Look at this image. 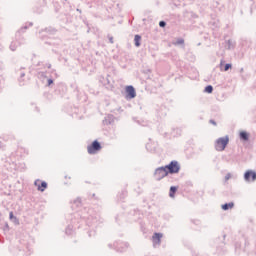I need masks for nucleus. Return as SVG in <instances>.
<instances>
[{
	"label": "nucleus",
	"mask_w": 256,
	"mask_h": 256,
	"mask_svg": "<svg viewBox=\"0 0 256 256\" xmlns=\"http://www.w3.org/2000/svg\"><path fill=\"white\" fill-rule=\"evenodd\" d=\"M229 69H233V64L231 63H225V60L220 61V71L227 72Z\"/></svg>",
	"instance_id": "393cba45"
},
{
	"label": "nucleus",
	"mask_w": 256,
	"mask_h": 256,
	"mask_svg": "<svg viewBox=\"0 0 256 256\" xmlns=\"http://www.w3.org/2000/svg\"><path fill=\"white\" fill-rule=\"evenodd\" d=\"M109 77L111 76H107L100 78V83H102V85L106 88V89H112L113 88V84H111V80H109Z\"/></svg>",
	"instance_id": "4be33fe9"
},
{
	"label": "nucleus",
	"mask_w": 256,
	"mask_h": 256,
	"mask_svg": "<svg viewBox=\"0 0 256 256\" xmlns=\"http://www.w3.org/2000/svg\"><path fill=\"white\" fill-rule=\"evenodd\" d=\"M146 149H147V151H155V149L151 148V144L150 143L146 144Z\"/></svg>",
	"instance_id": "4d7b16f0"
},
{
	"label": "nucleus",
	"mask_w": 256,
	"mask_h": 256,
	"mask_svg": "<svg viewBox=\"0 0 256 256\" xmlns=\"http://www.w3.org/2000/svg\"><path fill=\"white\" fill-rule=\"evenodd\" d=\"M21 45H22V44H20L18 41L13 40V41L10 43L9 49H10V51H17V48H18V47H21Z\"/></svg>",
	"instance_id": "473e14b6"
},
{
	"label": "nucleus",
	"mask_w": 256,
	"mask_h": 256,
	"mask_svg": "<svg viewBox=\"0 0 256 256\" xmlns=\"http://www.w3.org/2000/svg\"><path fill=\"white\" fill-rule=\"evenodd\" d=\"M200 5H208L209 0H198Z\"/></svg>",
	"instance_id": "5fc2aeb1"
},
{
	"label": "nucleus",
	"mask_w": 256,
	"mask_h": 256,
	"mask_svg": "<svg viewBox=\"0 0 256 256\" xmlns=\"http://www.w3.org/2000/svg\"><path fill=\"white\" fill-rule=\"evenodd\" d=\"M3 69H5V66L3 65V62L0 61V93L5 87V77H3Z\"/></svg>",
	"instance_id": "aec40b11"
},
{
	"label": "nucleus",
	"mask_w": 256,
	"mask_h": 256,
	"mask_svg": "<svg viewBox=\"0 0 256 256\" xmlns=\"http://www.w3.org/2000/svg\"><path fill=\"white\" fill-rule=\"evenodd\" d=\"M54 94L57 97H65L67 95V84L64 82H58L54 85Z\"/></svg>",
	"instance_id": "9b49d317"
},
{
	"label": "nucleus",
	"mask_w": 256,
	"mask_h": 256,
	"mask_svg": "<svg viewBox=\"0 0 256 256\" xmlns=\"http://www.w3.org/2000/svg\"><path fill=\"white\" fill-rule=\"evenodd\" d=\"M103 149V146L101 145V142L99 140H93L91 144L87 146V151L89 155H97L99 151Z\"/></svg>",
	"instance_id": "f8f14e48"
},
{
	"label": "nucleus",
	"mask_w": 256,
	"mask_h": 256,
	"mask_svg": "<svg viewBox=\"0 0 256 256\" xmlns=\"http://www.w3.org/2000/svg\"><path fill=\"white\" fill-rule=\"evenodd\" d=\"M125 197H127V190H122L120 193V199H125Z\"/></svg>",
	"instance_id": "09e8293b"
},
{
	"label": "nucleus",
	"mask_w": 256,
	"mask_h": 256,
	"mask_svg": "<svg viewBox=\"0 0 256 256\" xmlns=\"http://www.w3.org/2000/svg\"><path fill=\"white\" fill-rule=\"evenodd\" d=\"M242 251H243V253H246L247 255L255 256L254 250L253 251L249 250V240L247 239V237L245 235H242V237H240L239 241H236L234 244V253L236 256L241 255Z\"/></svg>",
	"instance_id": "7ed1b4c3"
},
{
	"label": "nucleus",
	"mask_w": 256,
	"mask_h": 256,
	"mask_svg": "<svg viewBox=\"0 0 256 256\" xmlns=\"http://www.w3.org/2000/svg\"><path fill=\"white\" fill-rule=\"evenodd\" d=\"M115 243H113V244H108V247H109V249H115Z\"/></svg>",
	"instance_id": "69168bd1"
},
{
	"label": "nucleus",
	"mask_w": 256,
	"mask_h": 256,
	"mask_svg": "<svg viewBox=\"0 0 256 256\" xmlns=\"http://www.w3.org/2000/svg\"><path fill=\"white\" fill-rule=\"evenodd\" d=\"M204 93H208L209 95H211V93H213V85L209 84L205 86Z\"/></svg>",
	"instance_id": "79ce46f5"
},
{
	"label": "nucleus",
	"mask_w": 256,
	"mask_h": 256,
	"mask_svg": "<svg viewBox=\"0 0 256 256\" xmlns=\"http://www.w3.org/2000/svg\"><path fill=\"white\" fill-rule=\"evenodd\" d=\"M159 27H160L161 29H165V28L167 27V22H166L165 20H161V21L159 22Z\"/></svg>",
	"instance_id": "de8ad7c7"
},
{
	"label": "nucleus",
	"mask_w": 256,
	"mask_h": 256,
	"mask_svg": "<svg viewBox=\"0 0 256 256\" xmlns=\"http://www.w3.org/2000/svg\"><path fill=\"white\" fill-rule=\"evenodd\" d=\"M227 235L223 234L220 237H217L215 239V245H216V255L224 256L227 255V247H225V239Z\"/></svg>",
	"instance_id": "20e7f679"
},
{
	"label": "nucleus",
	"mask_w": 256,
	"mask_h": 256,
	"mask_svg": "<svg viewBox=\"0 0 256 256\" xmlns=\"http://www.w3.org/2000/svg\"><path fill=\"white\" fill-rule=\"evenodd\" d=\"M19 151H23L24 153H26V155H29V151H27L25 148H19Z\"/></svg>",
	"instance_id": "0e129e2a"
},
{
	"label": "nucleus",
	"mask_w": 256,
	"mask_h": 256,
	"mask_svg": "<svg viewBox=\"0 0 256 256\" xmlns=\"http://www.w3.org/2000/svg\"><path fill=\"white\" fill-rule=\"evenodd\" d=\"M34 186L37 187V191L44 193V191L49 187V184L45 180L36 179L34 181Z\"/></svg>",
	"instance_id": "f3484780"
},
{
	"label": "nucleus",
	"mask_w": 256,
	"mask_h": 256,
	"mask_svg": "<svg viewBox=\"0 0 256 256\" xmlns=\"http://www.w3.org/2000/svg\"><path fill=\"white\" fill-rule=\"evenodd\" d=\"M250 137H251V134L246 130H242L239 132V139L243 143H248Z\"/></svg>",
	"instance_id": "412c9836"
},
{
	"label": "nucleus",
	"mask_w": 256,
	"mask_h": 256,
	"mask_svg": "<svg viewBox=\"0 0 256 256\" xmlns=\"http://www.w3.org/2000/svg\"><path fill=\"white\" fill-rule=\"evenodd\" d=\"M58 21L61 27H65V25L73 23V16L69 13H63L58 16Z\"/></svg>",
	"instance_id": "ddd939ff"
},
{
	"label": "nucleus",
	"mask_w": 256,
	"mask_h": 256,
	"mask_svg": "<svg viewBox=\"0 0 256 256\" xmlns=\"http://www.w3.org/2000/svg\"><path fill=\"white\" fill-rule=\"evenodd\" d=\"M231 177H233V175H232L230 172L227 173V174L225 175V177H224V181H225V182L229 181V179H231Z\"/></svg>",
	"instance_id": "3c124183"
},
{
	"label": "nucleus",
	"mask_w": 256,
	"mask_h": 256,
	"mask_svg": "<svg viewBox=\"0 0 256 256\" xmlns=\"http://www.w3.org/2000/svg\"><path fill=\"white\" fill-rule=\"evenodd\" d=\"M5 147H6L5 143L0 142V149H1V151H5Z\"/></svg>",
	"instance_id": "bf43d9fd"
},
{
	"label": "nucleus",
	"mask_w": 256,
	"mask_h": 256,
	"mask_svg": "<svg viewBox=\"0 0 256 256\" xmlns=\"http://www.w3.org/2000/svg\"><path fill=\"white\" fill-rule=\"evenodd\" d=\"M19 245L16 249H14V254L19 256H29L33 253V248H31L35 244V238L29 234H23L19 238Z\"/></svg>",
	"instance_id": "f03ea898"
},
{
	"label": "nucleus",
	"mask_w": 256,
	"mask_h": 256,
	"mask_svg": "<svg viewBox=\"0 0 256 256\" xmlns=\"http://www.w3.org/2000/svg\"><path fill=\"white\" fill-rule=\"evenodd\" d=\"M153 175L156 181H161L162 179H165V177H169V172L167 171V168L164 165L156 168Z\"/></svg>",
	"instance_id": "1a4fd4ad"
},
{
	"label": "nucleus",
	"mask_w": 256,
	"mask_h": 256,
	"mask_svg": "<svg viewBox=\"0 0 256 256\" xmlns=\"http://www.w3.org/2000/svg\"><path fill=\"white\" fill-rule=\"evenodd\" d=\"M40 39L44 42L45 45L54 47V49H57L61 46V40L59 38L51 37L47 34H42Z\"/></svg>",
	"instance_id": "39448f33"
},
{
	"label": "nucleus",
	"mask_w": 256,
	"mask_h": 256,
	"mask_svg": "<svg viewBox=\"0 0 256 256\" xmlns=\"http://www.w3.org/2000/svg\"><path fill=\"white\" fill-rule=\"evenodd\" d=\"M235 207V202H226L221 205L222 211H229Z\"/></svg>",
	"instance_id": "cd10ccee"
},
{
	"label": "nucleus",
	"mask_w": 256,
	"mask_h": 256,
	"mask_svg": "<svg viewBox=\"0 0 256 256\" xmlns=\"http://www.w3.org/2000/svg\"><path fill=\"white\" fill-rule=\"evenodd\" d=\"M161 239H163V233L155 232L152 236L153 247L161 245Z\"/></svg>",
	"instance_id": "a211bd4d"
},
{
	"label": "nucleus",
	"mask_w": 256,
	"mask_h": 256,
	"mask_svg": "<svg viewBox=\"0 0 256 256\" xmlns=\"http://www.w3.org/2000/svg\"><path fill=\"white\" fill-rule=\"evenodd\" d=\"M162 217L165 221H171V219H173V215H171L170 213H165Z\"/></svg>",
	"instance_id": "49530a36"
},
{
	"label": "nucleus",
	"mask_w": 256,
	"mask_h": 256,
	"mask_svg": "<svg viewBox=\"0 0 256 256\" xmlns=\"http://www.w3.org/2000/svg\"><path fill=\"white\" fill-rule=\"evenodd\" d=\"M141 39H142V37L139 34H136L134 36V45H135V47H141Z\"/></svg>",
	"instance_id": "f704fd0d"
},
{
	"label": "nucleus",
	"mask_w": 256,
	"mask_h": 256,
	"mask_svg": "<svg viewBox=\"0 0 256 256\" xmlns=\"http://www.w3.org/2000/svg\"><path fill=\"white\" fill-rule=\"evenodd\" d=\"M107 37H108L109 43L113 44L114 43L113 36L108 34Z\"/></svg>",
	"instance_id": "052dcab7"
},
{
	"label": "nucleus",
	"mask_w": 256,
	"mask_h": 256,
	"mask_svg": "<svg viewBox=\"0 0 256 256\" xmlns=\"http://www.w3.org/2000/svg\"><path fill=\"white\" fill-rule=\"evenodd\" d=\"M179 191V186H171L169 189V197L170 199H175V195Z\"/></svg>",
	"instance_id": "c756f323"
},
{
	"label": "nucleus",
	"mask_w": 256,
	"mask_h": 256,
	"mask_svg": "<svg viewBox=\"0 0 256 256\" xmlns=\"http://www.w3.org/2000/svg\"><path fill=\"white\" fill-rule=\"evenodd\" d=\"M219 5V1H214L213 2V7H217Z\"/></svg>",
	"instance_id": "338daca9"
},
{
	"label": "nucleus",
	"mask_w": 256,
	"mask_h": 256,
	"mask_svg": "<svg viewBox=\"0 0 256 256\" xmlns=\"http://www.w3.org/2000/svg\"><path fill=\"white\" fill-rule=\"evenodd\" d=\"M37 77H38V79H40V81H45V79L49 78V77H47V71L38 72Z\"/></svg>",
	"instance_id": "72a5a7b5"
},
{
	"label": "nucleus",
	"mask_w": 256,
	"mask_h": 256,
	"mask_svg": "<svg viewBox=\"0 0 256 256\" xmlns=\"http://www.w3.org/2000/svg\"><path fill=\"white\" fill-rule=\"evenodd\" d=\"M9 219L11 223H14V225H19V218L15 216V213H13V211L9 212Z\"/></svg>",
	"instance_id": "2f4dec72"
},
{
	"label": "nucleus",
	"mask_w": 256,
	"mask_h": 256,
	"mask_svg": "<svg viewBox=\"0 0 256 256\" xmlns=\"http://www.w3.org/2000/svg\"><path fill=\"white\" fill-rule=\"evenodd\" d=\"M15 41H17L20 45H25V36L20 34V32H16Z\"/></svg>",
	"instance_id": "c85d7f7f"
},
{
	"label": "nucleus",
	"mask_w": 256,
	"mask_h": 256,
	"mask_svg": "<svg viewBox=\"0 0 256 256\" xmlns=\"http://www.w3.org/2000/svg\"><path fill=\"white\" fill-rule=\"evenodd\" d=\"M137 97V90L135 89V86L133 85H127L124 88V99L126 101H131Z\"/></svg>",
	"instance_id": "9d476101"
},
{
	"label": "nucleus",
	"mask_w": 256,
	"mask_h": 256,
	"mask_svg": "<svg viewBox=\"0 0 256 256\" xmlns=\"http://www.w3.org/2000/svg\"><path fill=\"white\" fill-rule=\"evenodd\" d=\"M185 187H193V182L191 181H186L184 184Z\"/></svg>",
	"instance_id": "864d4df0"
},
{
	"label": "nucleus",
	"mask_w": 256,
	"mask_h": 256,
	"mask_svg": "<svg viewBox=\"0 0 256 256\" xmlns=\"http://www.w3.org/2000/svg\"><path fill=\"white\" fill-rule=\"evenodd\" d=\"M72 203H73V205H75L76 207H81V205H82V200H81V197H77L76 199H74L73 201H72Z\"/></svg>",
	"instance_id": "a19ab883"
},
{
	"label": "nucleus",
	"mask_w": 256,
	"mask_h": 256,
	"mask_svg": "<svg viewBox=\"0 0 256 256\" xmlns=\"http://www.w3.org/2000/svg\"><path fill=\"white\" fill-rule=\"evenodd\" d=\"M121 55H123V50H117V52L112 56V59H114V61H120Z\"/></svg>",
	"instance_id": "c9c22d12"
},
{
	"label": "nucleus",
	"mask_w": 256,
	"mask_h": 256,
	"mask_svg": "<svg viewBox=\"0 0 256 256\" xmlns=\"http://www.w3.org/2000/svg\"><path fill=\"white\" fill-rule=\"evenodd\" d=\"M243 179L246 183H255L256 181V171L248 169L243 174Z\"/></svg>",
	"instance_id": "4468645a"
},
{
	"label": "nucleus",
	"mask_w": 256,
	"mask_h": 256,
	"mask_svg": "<svg viewBox=\"0 0 256 256\" xmlns=\"http://www.w3.org/2000/svg\"><path fill=\"white\" fill-rule=\"evenodd\" d=\"M86 87L91 95H99V90H97L89 85H86Z\"/></svg>",
	"instance_id": "4c0bfd02"
},
{
	"label": "nucleus",
	"mask_w": 256,
	"mask_h": 256,
	"mask_svg": "<svg viewBox=\"0 0 256 256\" xmlns=\"http://www.w3.org/2000/svg\"><path fill=\"white\" fill-rule=\"evenodd\" d=\"M70 87L71 89H73V93L76 96V99L79 103L87 102V94L84 91H80L79 86H77V84H71Z\"/></svg>",
	"instance_id": "0eeeda50"
},
{
	"label": "nucleus",
	"mask_w": 256,
	"mask_h": 256,
	"mask_svg": "<svg viewBox=\"0 0 256 256\" xmlns=\"http://www.w3.org/2000/svg\"><path fill=\"white\" fill-rule=\"evenodd\" d=\"M130 215H139V209L131 210Z\"/></svg>",
	"instance_id": "603ef678"
},
{
	"label": "nucleus",
	"mask_w": 256,
	"mask_h": 256,
	"mask_svg": "<svg viewBox=\"0 0 256 256\" xmlns=\"http://www.w3.org/2000/svg\"><path fill=\"white\" fill-rule=\"evenodd\" d=\"M239 43L242 51H245L247 53V51L251 50V46L253 45V40H251V38L242 37L240 38Z\"/></svg>",
	"instance_id": "2eb2a0df"
},
{
	"label": "nucleus",
	"mask_w": 256,
	"mask_h": 256,
	"mask_svg": "<svg viewBox=\"0 0 256 256\" xmlns=\"http://www.w3.org/2000/svg\"><path fill=\"white\" fill-rule=\"evenodd\" d=\"M50 73H51L52 75H54L56 79L59 77V74H57V70L54 69V68H52V69L50 70Z\"/></svg>",
	"instance_id": "8fccbe9b"
},
{
	"label": "nucleus",
	"mask_w": 256,
	"mask_h": 256,
	"mask_svg": "<svg viewBox=\"0 0 256 256\" xmlns=\"http://www.w3.org/2000/svg\"><path fill=\"white\" fill-rule=\"evenodd\" d=\"M67 221H70V224L65 229V235H73L75 233L73 227L85 221L86 225L92 229L88 231V237H95V229L101 227L104 220L97 212H92L89 216H81V212H74L67 216Z\"/></svg>",
	"instance_id": "f257e3e1"
},
{
	"label": "nucleus",
	"mask_w": 256,
	"mask_h": 256,
	"mask_svg": "<svg viewBox=\"0 0 256 256\" xmlns=\"http://www.w3.org/2000/svg\"><path fill=\"white\" fill-rule=\"evenodd\" d=\"M123 219H125V216H123V214L117 215L115 217V221H116V223H118V225H121V221H123Z\"/></svg>",
	"instance_id": "a18cd8bd"
},
{
	"label": "nucleus",
	"mask_w": 256,
	"mask_h": 256,
	"mask_svg": "<svg viewBox=\"0 0 256 256\" xmlns=\"http://www.w3.org/2000/svg\"><path fill=\"white\" fill-rule=\"evenodd\" d=\"M226 45H228L227 49L229 50L235 49V44H233V41H231V39L226 40Z\"/></svg>",
	"instance_id": "c03bdc74"
},
{
	"label": "nucleus",
	"mask_w": 256,
	"mask_h": 256,
	"mask_svg": "<svg viewBox=\"0 0 256 256\" xmlns=\"http://www.w3.org/2000/svg\"><path fill=\"white\" fill-rule=\"evenodd\" d=\"M158 115H160V117H167V107L161 106L160 110H158Z\"/></svg>",
	"instance_id": "e433bc0d"
},
{
	"label": "nucleus",
	"mask_w": 256,
	"mask_h": 256,
	"mask_svg": "<svg viewBox=\"0 0 256 256\" xmlns=\"http://www.w3.org/2000/svg\"><path fill=\"white\" fill-rule=\"evenodd\" d=\"M114 249L117 253H125L129 249V242L116 241L114 242Z\"/></svg>",
	"instance_id": "dca6fc26"
},
{
	"label": "nucleus",
	"mask_w": 256,
	"mask_h": 256,
	"mask_svg": "<svg viewBox=\"0 0 256 256\" xmlns=\"http://www.w3.org/2000/svg\"><path fill=\"white\" fill-rule=\"evenodd\" d=\"M227 145H229V135L220 137L215 141L216 151H225V149H227Z\"/></svg>",
	"instance_id": "6e6552de"
},
{
	"label": "nucleus",
	"mask_w": 256,
	"mask_h": 256,
	"mask_svg": "<svg viewBox=\"0 0 256 256\" xmlns=\"http://www.w3.org/2000/svg\"><path fill=\"white\" fill-rule=\"evenodd\" d=\"M23 67L20 68V70L18 71V83L20 87H23V85H25V71H23Z\"/></svg>",
	"instance_id": "5701e85b"
},
{
	"label": "nucleus",
	"mask_w": 256,
	"mask_h": 256,
	"mask_svg": "<svg viewBox=\"0 0 256 256\" xmlns=\"http://www.w3.org/2000/svg\"><path fill=\"white\" fill-rule=\"evenodd\" d=\"M71 111H67V113H75V115L79 114V107L70 106Z\"/></svg>",
	"instance_id": "37998d69"
},
{
	"label": "nucleus",
	"mask_w": 256,
	"mask_h": 256,
	"mask_svg": "<svg viewBox=\"0 0 256 256\" xmlns=\"http://www.w3.org/2000/svg\"><path fill=\"white\" fill-rule=\"evenodd\" d=\"M2 161L4 163V167H7V169H9V167H11V169L15 167V161H13L11 157L2 158Z\"/></svg>",
	"instance_id": "a878e982"
},
{
	"label": "nucleus",
	"mask_w": 256,
	"mask_h": 256,
	"mask_svg": "<svg viewBox=\"0 0 256 256\" xmlns=\"http://www.w3.org/2000/svg\"><path fill=\"white\" fill-rule=\"evenodd\" d=\"M133 121H135V123H137L138 125H143L142 123H143V121H141V120H137V118L136 117H134L133 118Z\"/></svg>",
	"instance_id": "13d9d810"
},
{
	"label": "nucleus",
	"mask_w": 256,
	"mask_h": 256,
	"mask_svg": "<svg viewBox=\"0 0 256 256\" xmlns=\"http://www.w3.org/2000/svg\"><path fill=\"white\" fill-rule=\"evenodd\" d=\"M173 45H181L182 47H185V39L177 38L176 41L173 42Z\"/></svg>",
	"instance_id": "58836bf2"
},
{
	"label": "nucleus",
	"mask_w": 256,
	"mask_h": 256,
	"mask_svg": "<svg viewBox=\"0 0 256 256\" xmlns=\"http://www.w3.org/2000/svg\"><path fill=\"white\" fill-rule=\"evenodd\" d=\"M29 27H33V22H26L20 29L17 30L16 33H20L23 35L29 29Z\"/></svg>",
	"instance_id": "bb28decb"
},
{
	"label": "nucleus",
	"mask_w": 256,
	"mask_h": 256,
	"mask_svg": "<svg viewBox=\"0 0 256 256\" xmlns=\"http://www.w3.org/2000/svg\"><path fill=\"white\" fill-rule=\"evenodd\" d=\"M4 231H9V223H5V225H4Z\"/></svg>",
	"instance_id": "e2e57ef3"
},
{
	"label": "nucleus",
	"mask_w": 256,
	"mask_h": 256,
	"mask_svg": "<svg viewBox=\"0 0 256 256\" xmlns=\"http://www.w3.org/2000/svg\"><path fill=\"white\" fill-rule=\"evenodd\" d=\"M83 23L89 27V22L87 21V19H84Z\"/></svg>",
	"instance_id": "774afa93"
},
{
	"label": "nucleus",
	"mask_w": 256,
	"mask_h": 256,
	"mask_svg": "<svg viewBox=\"0 0 256 256\" xmlns=\"http://www.w3.org/2000/svg\"><path fill=\"white\" fill-rule=\"evenodd\" d=\"M45 87H48V89H53V87H55V79H53V77L46 78Z\"/></svg>",
	"instance_id": "7c9ffc66"
},
{
	"label": "nucleus",
	"mask_w": 256,
	"mask_h": 256,
	"mask_svg": "<svg viewBox=\"0 0 256 256\" xmlns=\"http://www.w3.org/2000/svg\"><path fill=\"white\" fill-rule=\"evenodd\" d=\"M209 123L210 125H214V127H217V121H215L214 119H210Z\"/></svg>",
	"instance_id": "6e6d98bb"
},
{
	"label": "nucleus",
	"mask_w": 256,
	"mask_h": 256,
	"mask_svg": "<svg viewBox=\"0 0 256 256\" xmlns=\"http://www.w3.org/2000/svg\"><path fill=\"white\" fill-rule=\"evenodd\" d=\"M164 166L166 167V171H168V175H177L181 171V164L177 160H172Z\"/></svg>",
	"instance_id": "423d86ee"
},
{
	"label": "nucleus",
	"mask_w": 256,
	"mask_h": 256,
	"mask_svg": "<svg viewBox=\"0 0 256 256\" xmlns=\"http://www.w3.org/2000/svg\"><path fill=\"white\" fill-rule=\"evenodd\" d=\"M45 33H47L48 35H55V33H57V28L48 26V27L40 30V32H39L40 37L42 35H45Z\"/></svg>",
	"instance_id": "6ab92c4d"
},
{
	"label": "nucleus",
	"mask_w": 256,
	"mask_h": 256,
	"mask_svg": "<svg viewBox=\"0 0 256 256\" xmlns=\"http://www.w3.org/2000/svg\"><path fill=\"white\" fill-rule=\"evenodd\" d=\"M45 67H47V69H51L52 65L51 63H46L43 65V69H45Z\"/></svg>",
	"instance_id": "680f3d73"
},
{
	"label": "nucleus",
	"mask_w": 256,
	"mask_h": 256,
	"mask_svg": "<svg viewBox=\"0 0 256 256\" xmlns=\"http://www.w3.org/2000/svg\"><path fill=\"white\" fill-rule=\"evenodd\" d=\"M43 97L44 99H46V101H53V94H51L50 92H44Z\"/></svg>",
	"instance_id": "ea45409f"
},
{
	"label": "nucleus",
	"mask_w": 256,
	"mask_h": 256,
	"mask_svg": "<svg viewBox=\"0 0 256 256\" xmlns=\"http://www.w3.org/2000/svg\"><path fill=\"white\" fill-rule=\"evenodd\" d=\"M102 123L103 125H113V123H115V116L113 114H108L104 117Z\"/></svg>",
	"instance_id": "b1692460"
}]
</instances>
